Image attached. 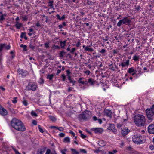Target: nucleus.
I'll list each match as a JSON object with an SVG mask.
<instances>
[{
  "instance_id": "1",
  "label": "nucleus",
  "mask_w": 154,
  "mask_h": 154,
  "mask_svg": "<svg viewBox=\"0 0 154 154\" xmlns=\"http://www.w3.org/2000/svg\"><path fill=\"white\" fill-rule=\"evenodd\" d=\"M11 124L13 128L17 130L23 131L26 130V128L20 120L14 118L11 120Z\"/></svg>"
},
{
  "instance_id": "2",
  "label": "nucleus",
  "mask_w": 154,
  "mask_h": 154,
  "mask_svg": "<svg viewBox=\"0 0 154 154\" xmlns=\"http://www.w3.org/2000/svg\"><path fill=\"white\" fill-rule=\"evenodd\" d=\"M134 122L138 126L144 125L145 122L144 116L140 114H137L135 116L134 120Z\"/></svg>"
},
{
  "instance_id": "3",
  "label": "nucleus",
  "mask_w": 154,
  "mask_h": 154,
  "mask_svg": "<svg viewBox=\"0 0 154 154\" xmlns=\"http://www.w3.org/2000/svg\"><path fill=\"white\" fill-rule=\"evenodd\" d=\"M131 20L127 17H124L118 22L117 23V26L119 27L121 26L122 24H125L126 25H130Z\"/></svg>"
},
{
  "instance_id": "4",
  "label": "nucleus",
  "mask_w": 154,
  "mask_h": 154,
  "mask_svg": "<svg viewBox=\"0 0 154 154\" xmlns=\"http://www.w3.org/2000/svg\"><path fill=\"white\" fill-rule=\"evenodd\" d=\"M91 112L89 111L85 110L79 116V117L84 120H87L90 118Z\"/></svg>"
},
{
  "instance_id": "5",
  "label": "nucleus",
  "mask_w": 154,
  "mask_h": 154,
  "mask_svg": "<svg viewBox=\"0 0 154 154\" xmlns=\"http://www.w3.org/2000/svg\"><path fill=\"white\" fill-rule=\"evenodd\" d=\"M143 139L142 137L138 135H134L132 137L133 142L137 144L143 143Z\"/></svg>"
},
{
  "instance_id": "6",
  "label": "nucleus",
  "mask_w": 154,
  "mask_h": 154,
  "mask_svg": "<svg viewBox=\"0 0 154 154\" xmlns=\"http://www.w3.org/2000/svg\"><path fill=\"white\" fill-rule=\"evenodd\" d=\"M146 113L149 120L152 119V116L154 114V106H152L151 109H147Z\"/></svg>"
},
{
  "instance_id": "7",
  "label": "nucleus",
  "mask_w": 154,
  "mask_h": 154,
  "mask_svg": "<svg viewBox=\"0 0 154 154\" xmlns=\"http://www.w3.org/2000/svg\"><path fill=\"white\" fill-rule=\"evenodd\" d=\"M38 88V86L35 83L29 82L26 87V89L28 91H35Z\"/></svg>"
},
{
  "instance_id": "8",
  "label": "nucleus",
  "mask_w": 154,
  "mask_h": 154,
  "mask_svg": "<svg viewBox=\"0 0 154 154\" xmlns=\"http://www.w3.org/2000/svg\"><path fill=\"white\" fill-rule=\"evenodd\" d=\"M91 130L96 134L101 133L103 131V129L102 128H92Z\"/></svg>"
},
{
  "instance_id": "9",
  "label": "nucleus",
  "mask_w": 154,
  "mask_h": 154,
  "mask_svg": "<svg viewBox=\"0 0 154 154\" xmlns=\"http://www.w3.org/2000/svg\"><path fill=\"white\" fill-rule=\"evenodd\" d=\"M78 82L79 83L83 85H88L87 81L84 77H81L79 78V79L78 80Z\"/></svg>"
},
{
  "instance_id": "10",
  "label": "nucleus",
  "mask_w": 154,
  "mask_h": 154,
  "mask_svg": "<svg viewBox=\"0 0 154 154\" xmlns=\"http://www.w3.org/2000/svg\"><path fill=\"white\" fill-rule=\"evenodd\" d=\"M17 72L19 75H21L23 77H25L28 74V72L27 71L20 69H18Z\"/></svg>"
},
{
  "instance_id": "11",
  "label": "nucleus",
  "mask_w": 154,
  "mask_h": 154,
  "mask_svg": "<svg viewBox=\"0 0 154 154\" xmlns=\"http://www.w3.org/2000/svg\"><path fill=\"white\" fill-rule=\"evenodd\" d=\"M66 73H67V76L68 77V79L69 80L70 83H71L73 84V85H74V83L76 82V81L74 80L73 79H72L70 76L69 75V74H70V72L69 70H67L66 71Z\"/></svg>"
},
{
  "instance_id": "12",
  "label": "nucleus",
  "mask_w": 154,
  "mask_h": 154,
  "mask_svg": "<svg viewBox=\"0 0 154 154\" xmlns=\"http://www.w3.org/2000/svg\"><path fill=\"white\" fill-rule=\"evenodd\" d=\"M8 112L2 106H0V114L3 116L7 115Z\"/></svg>"
},
{
  "instance_id": "13",
  "label": "nucleus",
  "mask_w": 154,
  "mask_h": 154,
  "mask_svg": "<svg viewBox=\"0 0 154 154\" xmlns=\"http://www.w3.org/2000/svg\"><path fill=\"white\" fill-rule=\"evenodd\" d=\"M129 60H127L125 62H122L121 64H119V66H121L122 68H124L126 66L128 67L129 65Z\"/></svg>"
},
{
  "instance_id": "14",
  "label": "nucleus",
  "mask_w": 154,
  "mask_h": 154,
  "mask_svg": "<svg viewBox=\"0 0 154 154\" xmlns=\"http://www.w3.org/2000/svg\"><path fill=\"white\" fill-rule=\"evenodd\" d=\"M148 132L151 134L154 133V125L151 124L148 127Z\"/></svg>"
},
{
  "instance_id": "15",
  "label": "nucleus",
  "mask_w": 154,
  "mask_h": 154,
  "mask_svg": "<svg viewBox=\"0 0 154 154\" xmlns=\"http://www.w3.org/2000/svg\"><path fill=\"white\" fill-rule=\"evenodd\" d=\"M130 131V130L127 128L122 129V134L123 136L127 134Z\"/></svg>"
},
{
  "instance_id": "16",
  "label": "nucleus",
  "mask_w": 154,
  "mask_h": 154,
  "mask_svg": "<svg viewBox=\"0 0 154 154\" xmlns=\"http://www.w3.org/2000/svg\"><path fill=\"white\" fill-rule=\"evenodd\" d=\"M104 112L105 114L107 116L109 117H111L112 112L109 109L106 108L104 109Z\"/></svg>"
},
{
  "instance_id": "17",
  "label": "nucleus",
  "mask_w": 154,
  "mask_h": 154,
  "mask_svg": "<svg viewBox=\"0 0 154 154\" xmlns=\"http://www.w3.org/2000/svg\"><path fill=\"white\" fill-rule=\"evenodd\" d=\"M10 46L9 45H6L5 44H2L0 46V50L1 51L4 48H5L6 49L8 50L10 49Z\"/></svg>"
},
{
  "instance_id": "18",
  "label": "nucleus",
  "mask_w": 154,
  "mask_h": 154,
  "mask_svg": "<svg viewBox=\"0 0 154 154\" xmlns=\"http://www.w3.org/2000/svg\"><path fill=\"white\" fill-rule=\"evenodd\" d=\"M83 47L84 48L85 50V51H88V52H92L94 51L92 48L90 47V45L85 46L84 45Z\"/></svg>"
},
{
  "instance_id": "19",
  "label": "nucleus",
  "mask_w": 154,
  "mask_h": 154,
  "mask_svg": "<svg viewBox=\"0 0 154 154\" xmlns=\"http://www.w3.org/2000/svg\"><path fill=\"white\" fill-rule=\"evenodd\" d=\"M46 148L43 147L38 150L37 154H43L46 150Z\"/></svg>"
},
{
  "instance_id": "20",
  "label": "nucleus",
  "mask_w": 154,
  "mask_h": 154,
  "mask_svg": "<svg viewBox=\"0 0 154 154\" xmlns=\"http://www.w3.org/2000/svg\"><path fill=\"white\" fill-rule=\"evenodd\" d=\"M98 144L100 146H103L106 145V143L103 140H100L98 142Z\"/></svg>"
},
{
  "instance_id": "21",
  "label": "nucleus",
  "mask_w": 154,
  "mask_h": 154,
  "mask_svg": "<svg viewBox=\"0 0 154 154\" xmlns=\"http://www.w3.org/2000/svg\"><path fill=\"white\" fill-rule=\"evenodd\" d=\"M88 84L89 83L90 84L93 85L95 83L94 81V79L91 78H89L88 81H87Z\"/></svg>"
},
{
  "instance_id": "22",
  "label": "nucleus",
  "mask_w": 154,
  "mask_h": 154,
  "mask_svg": "<svg viewBox=\"0 0 154 154\" xmlns=\"http://www.w3.org/2000/svg\"><path fill=\"white\" fill-rule=\"evenodd\" d=\"M63 142L65 143H69L70 142V139L69 137H66L63 139Z\"/></svg>"
},
{
  "instance_id": "23",
  "label": "nucleus",
  "mask_w": 154,
  "mask_h": 154,
  "mask_svg": "<svg viewBox=\"0 0 154 154\" xmlns=\"http://www.w3.org/2000/svg\"><path fill=\"white\" fill-rule=\"evenodd\" d=\"M93 119L95 121L97 120L98 122H99L100 124H101L102 122V121L101 119H97L96 116H94L93 118Z\"/></svg>"
},
{
  "instance_id": "24",
  "label": "nucleus",
  "mask_w": 154,
  "mask_h": 154,
  "mask_svg": "<svg viewBox=\"0 0 154 154\" xmlns=\"http://www.w3.org/2000/svg\"><path fill=\"white\" fill-rule=\"evenodd\" d=\"M110 69L113 71L115 70V68H116V66L115 65H113L112 63L109 65Z\"/></svg>"
},
{
  "instance_id": "25",
  "label": "nucleus",
  "mask_w": 154,
  "mask_h": 154,
  "mask_svg": "<svg viewBox=\"0 0 154 154\" xmlns=\"http://www.w3.org/2000/svg\"><path fill=\"white\" fill-rule=\"evenodd\" d=\"M140 58V56L139 55H135L133 57V60L135 61H139Z\"/></svg>"
},
{
  "instance_id": "26",
  "label": "nucleus",
  "mask_w": 154,
  "mask_h": 154,
  "mask_svg": "<svg viewBox=\"0 0 154 154\" xmlns=\"http://www.w3.org/2000/svg\"><path fill=\"white\" fill-rule=\"evenodd\" d=\"M15 26L17 29H20L22 26V24L18 22H17Z\"/></svg>"
},
{
  "instance_id": "27",
  "label": "nucleus",
  "mask_w": 154,
  "mask_h": 154,
  "mask_svg": "<svg viewBox=\"0 0 154 154\" xmlns=\"http://www.w3.org/2000/svg\"><path fill=\"white\" fill-rule=\"evenodd\" d=\"M136 70H134L133 68H129L128 71V72L129 73H131L133 72H135Z\"/></svg>"
},
{
  "instance_id": "28",
  "label": "nucleus",
  "mask_w": 154,
  "mask_h": 154,
  "mask_svg": "<svg viewBox=\"0 0 154 154\" xmlns=\"http://www.w3.org/2000/svg\"><path fill=\"white\" fill-rule=\"evenodd\" d=\"M60 43L61 48H63L65 45L66 43V41H64L63 42L61 41Z\"/></svg>"
},
{
  "instance_id": "29",
  "label": "nucleus",
  "mask_w": 154,
  "mask_h": 154,
  "mask_svg": "<svg viewBox=\"0 0 154 154\" xmlns=\"http://www.w3.org/2000/svg\"><path fill=\"white\" fill-rule=\"evenodd\" d=\"M49 117L50 119L53 122H55L56 120V118L53 116H49Z\"/></svg>"
},
{
  "instance_id": "30",
  "label": "nucleus",
  "mask_w": 154,
  "mask_h": 154,
  "mask_svg": "<svg viewBox=\"0 0 154 154\" xmlns=\"http://www.w3.org/2000/svg\"><path fill=\"white\" fill-rule=\"evenodd\" d=\"M20 47L23 48V50L24 51H26L27 50L26 47L27 46L26 45H23V44H21L20 45Z\"/></svg>"
},
{
  "instance_id": "31",
  "label": "nucleus",
  "mask_w": 154,
  "mask_h": 154,
  "mask_svg": "<svg viewBox=\"0 0 154 154\" xmlns=\"http://www.w3.org/2000/svg\"><path fill=\"white\" fill-rule=\"evenodd\" d=\"M71 150L72 154H77V151L76 149L71 148Z\"/></svg>"
},
{
  "instance_id": "32",
  "label": "nucleus",
  "mask_w": 154,
  "mask_h": 154,
  "mask_svg": "<svg viewBox=\"0 0 154 154\" xmlns=\"http://www.w3.org/2000/svg\"><path fill=\"white\" fill-rule=\"evenodd\" d=\"M117 152V150L115 149L113 150L112 151V152H110V151H109L108 152V153L107 154H115V153H116Z\"/></svg>"
},
{
  "instance_id": "33",
  "label": "nucleus",
  "mask_w": 154,
  "mask_h": 154,
  "mask_svg": "<svg viewBox=\"0 0 154 154\" xmlns=\"http://www.w3.org/2000/svg\"><path fill=\"white\" fill-rule=\"evenodd\" d=\"M54 76V75L53 74L49 75H48L47 78L51 80H52Z\"/></svg>"
},
{
  "instance_id": "34",
  "label": "nucleus",
  "mask_w": 154,
  "mask_h": 154,
  "mask_svg": "<svg viewBox=\"0 0 154 154\" xmlns=\"http://www.w3.org/2000/svg\"><path fill=\"white\" fill-rule=\"evenodd\" d=\"M6 15L5 14H2L0 16V22L2 21L5 19L4 17Z\"/></svg>"
},
{
  "instance_id": "35",
  "label": "nucleus",
  "mask_w": 154,
  "mask_h": 154,
  "mask_svg": "<svg viewBox=\"0 0 154 154\" xmlns=\"http://www.w3.org/2000/svg\"><path fill=\"white\" fill-rule=\"evenodd\" d=\"M109 128V129L112 130L113 129L115 128L114 125L112 124H110Z\"/></svg>"
},
{
  "instance_id": "36",
  "label": "nucleus",
  "mask_w": 154,
  "mask_h": 154,
  "mask_svg": "<svg viewBox=\"0 0 154 154\" xmlns=\"http://www.w3.org/2000/svg\"><path fill=\"white\" fill-rule=\"evenodd\" d=\"M11 148L14 151L16 154H21L16 149H15L14 147L12 146Z\"/></svg>"
},
{
  "instance_id": "37",
  "label": "nucleus",
  "mask_w": 154,
  "mask_h": 154,
  "mask_svg": "<svg viewBox=\"0 0 154 154\" xmlns=\"http://www.w3.org/2000/svg\"><path fill=\"white\" fill-rule=\"evenodd\" d=\"M23 19V21H27V17L26 15H23L22 17Z\"/></svg>"
},
{
  "instance_id": "38",
  "label": "nucleus",
  "mask_w": 154,
  "mask_h": 154,
  "mask_svg": "<svg viewBox=\"0 0 154 154\" xmlns=\"http://www.w3.org/2000/svg\"><path fill=\"white\" fill-rule=\"evenodd\" d=\"M10 108H9V109L11 112H12V113H15L16 112L15 110L11 107L12 106H10Z\"/></svg>"
},
{
  "instance_id": "39",
  "label": "nucleus",
  "mask_w": 154,
  "mask_h": 154,
  "mask_svg": "<svg viewBox=\"0 0 154 154\" xmlns=\"http://www.w3.org/2000/svg\"><path fill=\"white\" fill-rule=\"evenodd\" d=\"M49 3L50 4L49 5V6H50L51 8H53L54 7L53 4V1H50Z\"/></svg>"
},
{
  "instance_id": "40",
  "label": "nucleus",
  "mask_w": 154,
  "mask_h": 154,
  "mask_svg": "<svg viewBox=\"0 0 154 154\" xmlns=\"http://www.w3.org/2000/svg\"><path fill=\"white\" fill-rule=\"evenodd\" d=\"M80 152L85 154H86L87 153V151L85 149H80Z\"/></svg>"
},
{
  "instance_id": "41",
  "label": "nucleus",
  "mask_w": 154,
  "mask_h": 154,
  "mask_svg": "<svg viewBox=\"0 0 154 154\" xmlns=\"http://www.w3.org/2000/svg\"><path fill=\"white\" fill-rule=\"evenodd\" d=\"M31 114L32 115V116H35V117H37V114H36V113H35L34 111H32V112H31Z\"/></svg>"
},
{
  "instance_id": "42",
  "label": "nucleus",
  "mask_w": 154,
  "mask_h": 154,
  "mask_svg": "<svg viewBox=\"0 0 154 154\" xmlns=\"http://www.w3.org/2000/svg\"><path fill=\"white\" fill-rule=\"evenodd\" d=\"M38 128L41 132L42 133H43L44 132V131L43 129L41 128V126L40 125H38Z\"/></svg>"
},
{
  "instance_id": "43",
  "label": "nucleus",
  "mask_w": 154,
  "mask_h": 154,
  "mask_svg": "<svg viewBox=\"0 0 154 154\" xmlns=\"http://www.w3.org/2000/svg\"><path fill=\"white\" fill-rule=\"evenodd\" d=\"M17 99V97H14L13 98V100H12V102L14 103H15L17 102L16 99Z\"/></svg>"
},
{
  "instance_id": "44",
  "label": "nucleus",
  "mask_w": 154,
  "mask_h": 154,
  "mask_svg": "<svg viewBox=\"0 0 154 154\" xmlns=\"http://www.w3.org/2000/svg\"><path fill=\"white\" fill-rule=\"evenodd\" d=\"M123 125V124L122 123H119V124H117V127L118 128H120Z\"/></svg>"
},
{
  "instance_id": "45",
  "label": "nucleus",
  "mask_w": 154,
  "mask_h": 154,
  "mask_svg": "<svg viewBox=\"0 0 154 154\" xmlns=\"http://www.w3.org/2000/svg\"><path fill=\"white\" fill-rule=\"evenodd\" d=\"M65 53L63 51H61L60 53V57H63L64 56V54Z\"/></svg>"
},
{
  "instance_id": "46",
  "label": "nucleus",
  "mask_w": 154,
  "mask_h": 154,
  "mask_svg": "<svg viewBox=\"0 0 154 154\" xmlns=\"http://www.w3.org/2000/svg\"><path fill=\"white\" fill-rule=\"evenodd\" d=\"M14 51H12L10 52V54H11L12 56V58H13L14 57Z\"/></svg>"
},
{
  "instance_id": "47",
  "label": "nucleus",
  "mask_w": 154,
  "mask_h": 154,
  "mask_svg": "<svg viewBox=\"0 0 154 154\" xmlns=\"http://www.w3.org/2000/svg\"><path fill=\"white\" fill-rule=\"evenodd\" d=\"M106 52V50L104 49H102L100 51V53L101 54H104Z\"/></svg>"
},
{
  "instance_id": "48",
  "label": "nucleus",
  "mask_w": 154,
  "mask_h": 154,
  "mask_svg": "<svg viewBox=\"0 0 154 154\" xmlns=\"http://www.w3.org/2000/svg\"><path fill=\"white\" fill-rule=\"evenodd\" d=\"M149 148L151 150H153L154 149V146L152 145H150L149 146Z\"/></svg>"
},
{
  "instance_id": "49",
  "label": "nucleus",
  "mask_w": 154,
  "mask_h": 154,
  "mask_svg": "<svg viewBox=\"0 0 154 154\" xmlns=\"http://www.w3.org/2000/svg\"><path fill=\"white\" fill-rule=\"evenodd\" d=\"M23 104L25 106H27L28 105V103L27 102V100H24L23 101Z\"/></svg>"
},
{
  "instance_id": "50",
  "label": "nucleus",
  "mask_w": 154,
  "mask_h": 154,
  "mask_svg": "<svg viewBox=\"0 0 154 154\" xmlns=\"http://www.w3.org/2000/svg\"><path fill=\"white\" fill-rule=\"evenodd\" d=\"M80 136L83 139H85L86 137V135H84L83 134H80Z\"/></svg>"
},
{
  "instance_id": "51",
  "label": "nucleus",
  "mask_w": 154,
  "mask_h": 154,
  "mask_svg": "<svg viewBox=\"0 0 154 154\" xmlns=\"http://www.w3.org/2000/svg\"><path fill=\"white\" fill-rule=\"evenodd\" d=\"M25 35H26V34H25V33H23V32L21 33V36H20L21 38H23L25 36H26Z\"/></svg>"
},
{
  "instance_id": "52",
  "label": "nucleus",
  "mask_w": 154,
  "mask_h": 154,
  "mask_svg": "<svg viewBox=\"0 0 154 154\" xmlns=\"http://www.w3.org/2000/svg\"><path fill=\"white\" fill-rule=\"evenodd\" d=\"M57 129L60 131H63L64 130L63 128L62 127H60L59 128L57 127Z\"/></svg>"
},
{
  "instance_id": "53",
  "label": "nucleus",
  "mask_w": 154,
  "mask_h": 154,
  "mask_svg": "<svg viewBox=\"0 0 154 154\" xmlns=\"http://www.w3.org/2000/svg\"><path fill=\"white\" fill-rule=\"evenodd\" d=\"M51 153V150L49 149H48L46 151L45 154H50Z\"/></svg>"
},
{
  "instance_id": "54",
  "label": "nucleus",
  "mask_w": 154,
  "mask_h": 154,
  "mask_svg": "<svg viewBox=\"0 0 154 154\" xmlns=\"http://www.w3.org/2000/svg\"><path fill=\"white\" fill-rule=\"evenodd\" d=\"M29 47L32 49H34L35 48V46H34L33 45H32V44H30L29 45Z\"/></svg>"
},
{
  "instance_id": "55",
  "label": "nucleus",
  "mask_w": 154,
  "mask_h": 154,
  "mask_svg": "<svg viewBox=\"0 0 154 154\" xmlns=\"http://www.w3.org/2000/svg\"><path fill=\"white\" fill-rule=\"evenodd\" d=\"M59 136L61 137H63L65 136V134L63 133H60L59 134Z\"/></svg>"
},
{
  "instance_id": "56",
  "label": "nucleus",
  "mask_w": 154,
  "mask_h": 154,
  "mask_svg": "<svg viewBox=\"0 0 154 154\" xmlns=\"http://www.w3.org/2000/svg\"><path fill=\"white\" fill-rule=\"evenodd\" d=\"M49 43H45L44 44L45 47L47 48H49Z\"/></svg>"
},
{
  "instance_id": "57",
  "label": "nucleus",
  "mask_w": 154,
  "mask_h": 154,
  "mask_svg": "<svg viewBox=\"0 0 154 154\" xmlns=\"http://www.w3.org/2000/svg\"><path fill=\"white\" fill-rule=\"evenodd\" d=\"M62 77L63 79L62 80L63 81H64L66 79V77L64 74H63L62 75Z\"/></svg>"
},
{
  "instance_id": "58",
  "label": "nucleus",
  "mask_w": 154,
  "mask_h": 154,
  "mask_svg": "<svg viewBox=\"0 0 154 154\" xmlns=\"http://www.w3.org/2000/svg\"><path fill=\"white\" fill-rule=\"evenodd\" d=\"M69 132L73 136H75V134L72 131H70Z\"/></svg>"
},
{
  "instance_id": "59",
  "label": "nucleus",
  "mask_w": 154,
  "mask_h": 154,
  "mask_svg": "<svg viewBox=\"0 0 154 154\" xmlns=\"http://www.w3.org/2000/svg\"><path fill=\"white\" fill-rule=\"evenodd\" d=\"M85 73L87 74L88 75L90 73V71L89 70H86L85 71Z\"/></svg>"
},
{
  "instance_id": "60",
  "label": "nucleus",
  "mask_w": 154,
  "mask_h": 154,
  "mask_svg": "<svg viewBox=\"0 0 154 154\" xmlns=\"http://www.w3.org/2000/svg\"><path fill=\"white\" fill-rule=\"evenodd\" d=\"M32 123L34 125H36L37 124V122L36 121L34 120L32 121Z\"/></svg>"
},
{
  "instance_id": "61",
  "label": "nucleus",
  "mask_w": 154,
  "mask_h": 154,
  "mask_svg": "<svg viewBox=\"0 0 154 154\" xmlns=\"http://www.w3.org/2000/svg\"><path fill=\"white\" fill-rule=\"evenodd\" d=\"M56 17L59 20H61V18L60 17V15L59 14H57L56 15Z\"/></svg>"
},
{
  "instance_id": "62",
  "label": "nucleus",
  "mask_w": 154,
  "mask_h": 154,
  "mask_svg": "<svg viewBox=\"0 0 154 154\" xmlns=\"http://www.w3.org/2000/svg\"><path fill=\"white\" fill-rule=\"evenodd\" d=\"M112 130V132H113L115 134H116V133L117 130H116V129H115V128L113 129Z\"/></svg>"
},
{
  "instance_id": "63",
  "label": "nucleus",
  "mask_w": 154,
  "mask_h": 154,
  "mask_svg": "<svg viewBox=\"0 0 154 154\" xmlns=\"http://www.w3.org/2000/svg\"><path fill=\"white\" fill-rule=\"evenodd\" d=\"M75 49L74 48H73L71 51L70 52L71 53H73L75 51Z\"/></svg>"
},
{
  "instance_id": "64",
  "label": "nucleus",
  "mask_w": 154,
  "mask_h": 154,
  "mask_svg": "<svg viewBox=\"0 0 154 154\" xmlns=\"http://www.w3.org/2000/svg\"><path fill=\"white\" fill-rule=\"evenodd\" d=\"M118 52L116 50H114L113 51V53L114 54H117Z\"/></svg>"
}]
</instances>
